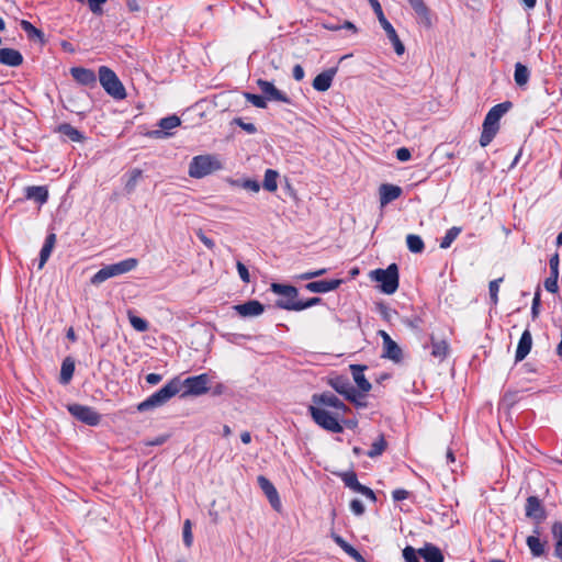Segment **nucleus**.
Wrapping results in <instances>:
<instances>
[{
    "label": "nucleus",
    "mask_w": 562,
    "mask_h": 562,
    "mask_svg": "<svg viewBox=\"0 0 562 562\" xmlns=\"http://www.w3.org/2000/svg\"><path fill=\"white\" fill-rule=\"evenodd\" d=\"M461 233V228L453 226L450 229L447 231L446 235L440 241V247L442 249H447L451 246V244L457 239L459 234Z\"/></svg>",
    "instance_id": "ea45409f"
},
{
    "label": "nucleus",
    "mask_w": 562,
    "mask_h": 562,
    "mask_svg": "<svg viewBox=\"0 0 562 562\" xmlns=\"http://www.w3.org/2000/svg\"><path fill=\"white\" fill-rule=\"evenodd\" d=\"M336 74L337 68L335 67L326 69L323 72L318 74L312 82L313 88L319 92L327 91L331 87Z\"/></svg>",
    "instance_id": "f3484780"
},
{
    "label": "nucleus",
    "mask_w": 562,
    "mask_h": 562,
    "mask_svg": "<svg viewBox=\"0 0 562 562\" xmlns=\"http://www.w3.org/2000/svg\"><path fill=\"white\" fill-rule=\"evenodd\" d=\"M503 281V278L493 280L490 282V296L493 304H497L498 302V290H499V283Z\"/></svg>",
    "instance_id": "de8ad7c7"
},
{
    "label": "nucleus",
    "mask_w": 562,
    "mask_h": 562,
    "mask_svg": "<svg viewBox=\"0 0 562 562\" xmlns=\"http://www.w3.org/2000/svg\"><path fill=\"white\" fill-rule=\"evenodd\" d=\"M512 108V102L506 101L494 105L486 114L480 137V145L486 147L499 130V120Z\"/></svg>",
    "instance_id": "f03ea898"
},
{
    "label": "nucleus",
    "mask_w": 562,
    "mask_h": 562,
    "mask_svg": "<svg viewBox=\"0 0 562 562\" xmlns=\"http://www.w3.org/2000/svg\"><path fill=\"white\" fill-rule=\"evenodd\" d=\"M58 130L61 134L68 136L74 142H80L82 139L80 132L70 124H61Z\"/></svg>",
    "instance_id": "79ce46f5"
},
{
    "label": "nucleus",
    "mask_w": 562,
    "mask_h": 562,
    "mask_svg": "<svg viewBox=\"0 0 562 562\" xmlns=\"http://www.w3.org/2000/svg\"><path fill=\"white\" fill-rule=\"evenodd\" d=\"M384 31H385L390 42L393 44L395 53L397 55H403L405 52V46L402 43V41L400 40L395 29L391 25V26L384 29Z\"/></svg>",
    "instance_id": "72a5a7b5"
},
{
    "label": "nucleus",
    "mask_w": 562,
    "mask_h": 562,
    "mask_svg": "<svg viewBox=\"0 0 562 562\" xmlns=\"http://www.w3.org/2000/svg\"><path fill=\"white\" fill-rule=\"evenodd\" d=\"M329 385L339 394L344 395L348 401H355L358 391L351 385L347 378L335 376L329 380Z\"/></svg>",
    "instance_id": "dca6fc26"
},
{
    "label": "nucleus",
    "mask_w": 562,
    "mask_h": 562,
    "mask_svg": "<svg viewBox=\"0 0 562 562\" xmlns=\"http://www.w3.org/2000/svg\"><path fill=\"white\" fill-rule=\"evenodd\" d=\"M137 265L138 260L136 258H127L120 262L105 266L91 278V283L99 285L110 278L117 277L134 270Z\"/></svg>",
    "instance_id": "423d86ee"
},
{
    "label": "nucleus",
    "mask_w": 562,
    "mask_h": 562,
    "mask_svg": "<svg viewBox=\"0 0 562 562\" xmlns=\"http://www.w3.org/2000/svg\"><path fill=\"white\" fill-rule=\"evenodd\" d=\"M292 75L296 81H301L305 75L303 67L301 65H295L292 70Z\"/></svg>",
    "instance_id": "680f3d73"
},
{
    "label": "nucleus",
    "mask_w": 562,
    "mask_h": 562,
    "mask_svg": "<svg viewBox=\"0 0 562 562\" xmlns=\"http://www.w3.org/2000/svg\"><path fill=\"white\" fill-rule=\"evenodd\" d=\"M370 278L380 283V289L385 294H393L398 289V268L396 263H391L386 269L371 271Z\"/></svg>",
    "instance_id": "0eeeda50"
},
{
    "label": "nucleus",
    "mask_w": 562,
    "mask_h": 562,
    "mask_svg": "<svg viewBox=\"0 0 562 562\" xmlns=\"http://www.w3.org/2000/svg\"><path fill=\"white\" fill-rule=\"evenodd\" d=\"M244 97H245V99L249 103H251L256 108H259V109H266L267 108V101H266L265 97H261V95H258V94H254V93H249V92H245Z\"/></svg>",
    "instance_id": "c03bdc74"
},
{
    "label": "nucleus",
    "mask_w": 562,
    "mask_h": 562,
    "mask_svg": "<svg viewBox=\"0 0 562 562\" xmlns=\"http://www.w3.org/2000/svg\"><path fill=\"white\" fill-rule=\"evenodd\" d=\"M181 382L179 379H173L168 382L164 387L159 391L155 392L148 398L138 404L137 409L139 412H145L155 407L162 406L166 404L171 397L180 392Z\"/></svg>",
    "instance_id": "39448f33"
},
{
    "label": "nucleus",
    "mask_w": 562,
    "mask_h": 562,
    "mask_svg": "<svg viewBox=\"0 0 562 562\" xmlns=\"http://www.w3.org/2000/svg\"><path fill=\"white\" fill-rule=\"evenodd\" d=\"M526 517L533 520L537 525L547 518L546 509L537 496H529L526 501Z\"/></svg>",
    "instance_id": "ddd939ff"
},
{
    "label": "nucleus",
    "mask_w": 562,
    "mask_h": 562,
    "mask_svg": "<svg viewBox=\"0 0 562 562\" xmlns=\"http://www.w3.org/2000/svg\"><path fill=\"white\" fill-rule=\"evenodd\" d=\"M403 558L405 562H419L418 551H416L413 547L409 546L403 550Z\"/></svg>",
    "instance_id": "09e8293b"
},
{
    "label": "nucleus",
    "mask_w": 562,
    "mask_h": 562,
    "mask_svg": "<svg viewBox=\"0 0 562 562\" xmlns=\"http://www.w3.org/2000/svg\"><path fill=\"white\" fill-rule=\"evenodd\" d=\"M241 317H255L263 313L265 306L256 300L233 307Z\"/></svg>",
    "instance_id": "a211bd4d"
},
{
    "label": "nucleus",
    "mask_w": 562,
    "mask_h": 562,
    "mask_svg": "<svg viewBox=\"0 0 562 562\" xmlns=\"http://www.w3.org/2000/svg\"><path fill=\"white\" fill-rule=\"evenodd\" d=\"M236 268H237L240 279L244 282L248 283L250 281V276H249L247 267L243 262L238 261L236 265Z\"/></svg>",
    "instance_id": "5fc2aeb1"
},
{
    "label": "nucleus",
    "mask_w": 562,
    "mask_h": 562,
    "mask_svg": "<svg viewBox=\"0 0 562 562\" xmlns=\"http://www.w3.org/2000/svg\"><path fill=\"white\" fill-rule=\"evenodd\" d=\"M531 346H532V336H531V333L528 329H526L522 333V335L518 341L516 356H515L516 361L524 360L527 357V355L530 352Z\"/></svg>",
    "instance_id": "393cba45"
},
{
    "label": "nucleus",
    "mask_w": 562,
    "mask_h": 562,
    "mask_svg": "<svg viewBox=\"0 0 562 562\" xmlns=\"http://www.w3.org/2000/svg\"><path fill=\"white\" fill-rule=\"evenodd\" d=\"M418 554L424 558L425 562H443L442 552L431 543H427L420 548Z\"/></svg>",
    "instance_id": "a878e982"
},
{
    "label": "nucleus",
    "mask_w": 562,
    "mask_h": 562,
    "mask_svg": "<svg viewBox=\"0 0 562 562\" xmlns=\"http://www.w3.org/2000/svg\"><path fill=\"white\" fill-rule=\"evenodd\" d=\"M386 441L383 436H379V438L371 445V449L368 451V457L375 458L381 456L385 448H386Z\"/></svg>",
    "instance_id": "a19ab883"
},
{
    "label": "nucleus",
    "mask_w": 562,
    "mask_h": 562,
    "mask_svg": "<svg viewBox=\"0 0 562 562\" xmlns=\"http://www.w3.org/2000/svg\"><path fill=\"white\" fill-rule=\"evenodd\" d=\"M321 301H322V300H321L319 297H311V299H310V300H307L306 302L301 301V305H300V306H297L296 308H297V310L303 311V310H305V308H308V307H312V306H314V305L319 304V303H321Z\"/></svg>",
    "instance_id": "bf43d9fd"
},
{
    "label": "nucleus",
    "mask_w": 562,
    "mask_h": 562,
    "mask_svg": "<svg viewBox=\"0 0 562 562\" xmlns=\"http://www.w3.org/2000/svg\"><path fill=\"white\" fill-rule=\"evenodd\" d=\"M21 27L23 29L24 32L27 33V35L30 37H33V36H36L38 38H42L43 37V33L42 31H40L38 29H36L31 22L26 21V20H22L21 21Z\"/></svg>",
    "instance_id": "49530a36"
},
{
    "label": "nucleus",
    "mask_w": 562,
    "mask_h": 562,
    "mask_svg": "<svg viewBox=\"0 0 562 562\" xmlns=\"http://www.w3.org/2000/svg\"><path fill=\"white\" fill-rule=\"evenodd\" d=\"M392 495H393L394 501H403L408 497V492L406 490L398 488V490H395Z\"/></svg>",
    "instance_id": "e2e57ef3"
},
{
    "label": "nucleus",
    "mask_w": 562,
    "mask_h": 562,
    "mask_svg": "<svg viewBox=\"0 0 562 562\" xmlns=\"http://www.w3.org/2000/svg\"><path fill=\"white\" fill-rule=\"evenodd\" d=\"M350 509L355 515H362L364 513V505L360 499H352L350 503Z\"/></svg>",
    "instance_id": "4d7b16f0"
},
{
    "label": "nucleus",
    "mask_w": 562,
    "mask_h": 562,
    "mask_svg": "<svg viewBox=\"0 0 562 562\" xmlns=\"http://www.w3.org/2000/svg\"><path fill=\"white\" fill-rule=\"evenodd\" d=\"M396 158L401 161H407L411 158V151L405 147L398 148L396 150Z\"/></svg>",
    "instance_id": "052dcab7"
},
{
    "label": "nucleus",
    "mask_w": 562,
    "mask_h": 562,
    "mask_svg": "<svg viewBox=\"0 0 562 562\" xmlns=\"http://www.w3.org/2000/svg\"><path fill=\"white\" fill-rule=\"evenodd\" d=\"M276 305L279 308H282V310L299 311L296 307L301 305V301H299L296 299L285 297V299H282V300H278L276 302Z\"/></svg>",
    "instance_id": "37998d69"
},
{
    "label": "nucleus",
    "mask_w": 562,
    "mask_h": 562,
    "mask_svg": "<svg viewBox=\"0 0 562 562\" xmlns=\"http://www.w3.org/2000/svg\"><path fill=\"white\" fill-rule=\"evenodd\" d=\"M512 108V102L506 101L494 105L486 114L480 137V145L486 147L499 130V120Z\"/></svg>",
    "instance_id": "f257e3e1"
},
{
    "label": "nucleus",
    "mask_w": 562,
    "mask_h": 562,
    "mask_svg": "<svg viewBox=\"0 0 562 562\" xmlns=\"http://www.w3.org/2000/svg\"><path fill=\"white\" fill-rule=\"evenodd\" d=\"M23 63L22 54L13 48H0V64L18 67Z\"/></svg>",
    "instance_id": "b1692460"
},
{
    "label": "nucleus",
    "mask_w": 562,
    "mask_h": 562,
    "mask_svg": "<svg viewBox=\"0 0 562 562\" xmlns=\"http://www.w3.org/2000/svg\"><path fill=\"white\" fill-rule=\"evenodd\" d=\"M271 291L276 294L283 295L289 299H297V289L292 285H284L280 283H272Z\"/></svg>",
    "instance_id": "2f4dec72"
},
{
    "label": "nucleus",
    "mask_w": 562,
    "mask_h": 562,
    "mask_svg": "<svg viewBox=\"0 0 562 562\" xmlns=\"http://www.w3.org/2000/svg\"><path fill=\"white\" fill-rule=\"evenodd\" d=\"M312 402L313 406L331 408L344 415L348 412V407L336 395L329 392L313 395Z\"/></svg>",
    "instance_id": "9d476101"
},
{
    "label": "nucleus",
    "mask_w": 562,
    "mask_h": 562,
    "mask_svg": "<svg viewBox=\"0 0 562 562\" xmlns=\"http://www.w3.org/2000/svg\"><path fill=\"white\" fill-rule=\"evenodd\" d=\"M234 123L241 127L248 134H255L257 132V127L252 123H246L240 117L234 120Z\"/></svg>",
    "instance_id": "864d4df0"
},
{
    "label": "nucleus",
    "mask_w": 562,
    "mask_h": 562,
    "mask_svg": "<svg viewBox=\"0 0 562 562\" xmlns=\"http://www.w3.org/2000/svg\"><path fill=\"white\" fill-rule=\"evenodd\" d=\"M527 546L533 557H541L544 553V544L536 536H529L527 538Z\"/></svg>",
    "instance_id": "e433bc0d"
},
{
    "label": "nucleus",
    "mask_w": 562,
    "mask_h": 562,
    "mask_svg": "<svg viewBox=\"0 0 562 562\" xmlns=\"http://www.w3.org/2000/svg\"><path fill=\"white\" fill-rule=\"evenodd\" d=\"M550 268H551V274L552 276H558V268H559V256L558 255H554L551 259H550Z\"/></svg>",
    "instance_id": "69168bd1"
},
{
    "label": "nucleus",
    "mask_w": 562,
    "mask_h": 562,
    "mask_svg": "<svg viewBox=\"0 0 562 562\" xmlns=\"http://www.w3.org/2000/svg\"><path fill=\"white\" fill-rule=\"evenodd\" d=\"M539 306H540V292L538 290L535 293V297L532 300V306H531V314H532L533 318H536L539 314Z\"/></svg>",
    "instance_id": "13d9d810"
},
{
    "label": "nucleus",
    "mask_w": 562,
    "mask_h": 562,
    "mask_svg": "<svg viewBox=\"0 0 562 562\" xmlns=\"http://www.w3.org/2000/svg\"><path fill=\"white\" fill-rule=\"evenodd\" d=\"M70 74L77 82L83 86H92L97 81L95 74L91 69L72 67Z\"/></svg>",
    "instance_id": "5701e85b"
},
{
    "label": "nucleus",
    "mask_w": 562,
    "mask_h": 562,
    "mask_svg": "<svg viewBox=\"0 0 562 562\" xmlns=\"http://www.w3.org/2000/svg\"><path fill=\"white\" fill-rule=\"evenodd\" d=\"M380 204L385 206L390 202L396 200L402 194V189L398 186L384 183L379 189Z\"/></svg>",
    "instance_id": "412c9836"
},
{
    "label": "nucleus",
    "mask_w": 562,
    "mask_h": 562,
    "mask_svg": "<svg viewBox=\"0 0 562 562\" xmlns=\"http://www.w3.org/2000/svg\"><path fill=\"white\" fill-rule=\"evenodd\" d=\"M412 9L414 10L415 14L418 16L419 22L424 24L427 27H430L431 22V15L430 10L425 3L424 0H407Z\"/></svg>",
    "instance_id": "aec40b11"
},
{
    "label": "nucleus",
    "mask_w": 562,
    "mask_h": 562,
    "mask_svg": "<svg viewBox=\"0 0 562 562\" xmlns=\"http://www.w3.org/2000/svg\"><path fill=\"white\" fill-rule=\"evenodd\" d=\"M161 375L158 373H149L146 375L147 383L155 385L158 384L161 381Z\"/></svg>",
    "instance_id": "338daca9"
},
{
    "label": "nucleus",
    "mask_w": 562,
    "mask_h": 562,
    "mask_svg": "<svg viewBox=\"0 0 562 562\" xmlns=\"http://www.w3.org/2000/svg\"><path fill=\"white\" fill-rule=\"evenodd\" d=\"M130 323L132 327L137 331H146L148 329V323L136 315H128Z\"/></svg>",
    "instance_id": "a18cd8bd"
},
{
    "label": "nucleus",
    "mask_w": 562,
    "mask_h": 562,
    "mask_svg": "<svg viewBox=\"0 0 562 562\" xmlns=\"http://www.w3.org/2000/svg\"><path fill=\"white\" fill-rule=\"evenodd\" d=\"M552 533L558 538L554 553L562 561V522L557 521L553 524Z\"/></svg>",
    "instance_id": "58836bf2"
},
{
    "label": "nucleus",
    "mask_w": 562,
    "mask_h": 562,
    "mask_svg": "<svg viewBox=\"0 0 562 562\" xmlns=\"http://www.w3.org/2000/svg\"><path fill=\"white\" fill-rule=\"evenodd\" d=\"M313 420L322 428L339 434L342 431L340 420L345 417L344 414L333 411L331 408L318 407L311 405L308 407Z\"/></svg>",
    "instance_id": "20e7f679"
},
{
    "label": "nucleus",
    "mask_w": 562,
    "mask_h": 562,
    "mask_svg": "<svg viewBox=\"0 0 562 562\" xmlns=\"http://www.w3.org/2000/svg\"><path fill=\"white\" fill-rule=\"evenodd\" d=\"M257 481H258L260 488L267 496L269 503L271 504V506L277 512H280L282 508L281 499H280L279 493H278L277 488L274 487V485L263 475H259Z\"/></svg>",
    "instance_id": "2eb2a0df"
},
{
    "label": "nucleus",
    "mask_w": 562,
    "mask_h": 562,
    "mask_svg": "<svg viewBox=\"0 0 562 562\" xmlns=\"http://www.w3.org/2000/svg\"><path fill=\"white\" fill-rule=\"evenodd\" d=\"M99 80L105 92L116 100L126 98V90L116 74L106 66L99 68Z\"/></svg>",
    "instance_id": "6e6552de"
},
{
    "label": "nucleus",
    "mask_w": 562,
    "mask_h": 562,
    "mask_svg": "<svg viewBox=\"0 0 562 562\" xmlns=\"http://www.w3.org/2000/svg\"><path fill=\"white\" fill-rule=\"evenodd\" d=\"M544 288L547 291L551 293H555L558 291V276H550L544 281Z\"/></svg>",
    "instance_id": "603ef678"
},
{
    "label": "nucleus",
    "mask_w": 562,
    "mask_h": 562,
    "mask_svg": "<svg viewBox=\"0 0 562 562\" xmlns=\"http://www.w3.org/2000/svg\"><path fill=\"white\" fill-rule=\"evenodd\" d=\"M69 413L82 423L95 426L100 422V415L91 407L72 404L68 406Z\"/></svg>",
    "instance_id": "f8f14e48"
},
{
    "label": "nucleus",
    "mask_w": 562,
    "mask_h": 562,
    "mask_svg": "<svg viewBox=\"0 0 562 562\" xmlns=\"http://www.w3.org/2000/svg\"><path fill=\"white\" fill-rule=\"evenodd\" d=\"M241 187L246 190L257 193L260 190V184L256 180L247 179L241 182Z\"/></svg>",
    "instance_id": "6e6d98bb"
},
{
    "label": "nucleus",
    "mask_w": 562,
    "mask_h": 562,
    "mask_svg": "<svg viewBox=\"0 0 562 562\" xmlns=\"http://www.w3.org/2000/svg\"><path fill=\"white\" fill-rule=\"evenodd\" d=\"M344 481H345V484L348 487H350L351 490H353L355 492H357L358 488L361 486V484L359 483L357 475L355 473L346 474Z\"/></svg>",
    "instance_id": "8fccbe9b"
},
{
    "label": "nucleus",
    "mask_w": 562,
    "mask_h": 562,
    "mask_svg": "<svg viewBox=\"0 0 562 562\" xmlns=\"http://www.w3.org/2000/svg\"><path fill=\"white\" fill-rule=\"evenodd\" d=\"M341 283L339 279L313 281L307 283L305 289L312 293H327L338 289Z\"/></svg>",
    "instance_id": "6ab92c4d"
},
{
    "label": "nucleus",
    "mask_w": 562,
    "mask_h": 562,
    "mask_svg": "<svg viewBox=\"0 0 562 562\" xmlns=\"http://www.w3.org/2000/svg\"><path fill=\"white\" fill-rule=\"evenodd\" d=\"M279 173L276 170L267 169L263 179V189L269 192H274L278 189L277 179Z\"/></svg>",
    "instance_id": "c9c22d12"
},
{
    "label": "nucleus",
    "mask_w": 562,
    "mask_h": 562,
    "mask_svg": "<svg viewBox=\"0 0 562 562\" xmlns=\"http://www.w3.org/2000/svg\"><path fill=\"white\" fill-rule=\"evenodd\" d=\"M529 78V69L521 63H516L514 72L515 83L520 88H525L528 85Z\"/></svg>",
    "instance_id": "c756f323"
},
{
    "label": "nucleus",
    "mask_w": 562,
    "mask_h": 562,
    "mask_svg": "<svg viewBox=\"0 0 562 562\" xmlns=\"http://www.w3.org/2000/svg\"><path fill=\"white\" fill-rule=\"evenodd\" d=\"M199 238L209 249L214 248V246H215L214 241L211 238H209L207 236H205L203 233H199Z\"/></svg>",
    "instance_id": "774afa93"
},
{
    "label": "nucleus",
    "mask_w": 562,
    "mask_h": 562,
    "mask_svg": "<svg viewBox=\"0 0 562 562\" xmlns=\"http://www.w3.org/2000/svg\"><path fill=\"white\" fill-rule=\"evenodd\" d=\"M211 379L206 373L187 378L181 385L186 387L182 396H199L207 393Z\"/></svg>",
    "instance_id": "1a4fd4ad"
},
{
    "label": "nucleus",
    "mask_w": 562,
    "mask_h": 562,
    "mask_svg": "<svg viewBox=\"0 0 562 562\" xmlns=\"http://www.w3.org/2000/svg\"><path fill=\"white\" fill-rule=\"evenodd\" d=\"M406 244H407V248L414 254H419L425 248V244H424L423 239L420 238V236L415 235V234L407 235Z\"/></svg>",
    "instance_id": "4c0bfd02"
},
{
    "label": "nucleus",
    "mask_w": 562,
    "mask_h": 562,
    "mask_svg": "<svg viewBox=\"0 0 562 562\" xmlns=\"http://www.w3.org/2000/svg\"><path fill=\"white\" fill-rule=\"evenodd\" d=\"M331 537L334 541L353 560L357 562H367L359 551L350 546L344 538L335 533Z\"/></svg>",
    "instance_id": "c85d7f7f"
},
{
    "label": "nucleus",
    "mask_w": 562,
    "mask_h": 562,
    "mask_svg": "<svg viewBox=\"0 0 562 562\" xmlns=\"http://www.w3.org/2000/svg\"><path fill=\"white\" fill-rule=\"evenodd\" d=\"M257 85L261 92L265 94L266 101L268 100L290 103V98L284 92L277 89L272 82L263 79H258Z\"/></svg>",
    "instance_id": "4468645a"
},
{
    "label": "nucleus",
    "mask_w": 562,
    "mask_h": 562,
    "mask_svg": "<svg viewBox=\"0 0 562 562\" xmlns=\"http://www.w3.org/2000/svg\"><path fill=\"white\" fill-rule=\"evenodd\" d=\"M350 370L358 387L362 392H369L371 390V383L366 379L363 374L364 367L352 364L350 366Z\"/></svg>",
    "instance_id": "cd10ccee"
},
{
    "label": "nucleus",
    "mask_w": 562,
    "mask_h": 562,
    "mask_svg": "<svg viewBox=\"0 0 562 562\" xmlns=\"http://www.w3.org/2000/svg\"><path fill=\"white\" fill-rule=\"evenodd\" d=\"M26 196L40 203H45L48 198V191L45 187H29L26 189Z\"/></svg>",
    "instance_id": "473e14b6"
},
{
    "label": "nucleus",
    "mask_w": 562,
    "mask_h": 562,
    "mask_svg": "<svg viewBox=\"0 0 562 562\" xmlns=\"http://www.w3.org/2000/svg\"><path fill=\"white\" fill-rule=\"evenodd\" d=\"M221 169H223V164L218 156L205 154L192 158L189 164L188 173L191 178L202 179Z\"/></svg>",
    "instance_id": "7ed1b4c3"
},
{
    "label": "nucleus",
    "mask_w": 562,
    "mask_h": 562,
    "mask_svg": "<svg viewBox=\"0 0 562 562\" xmlns=\"http://www.w3.org/2000/svg\"><path fill=\"white\" fill-rule=\"evenodd\" d=\"M378 335L382 338L383 341L382 357L390 359L396 363L401 362L403 359V353L400 346L391 338V336L385 330H379Z\"/></svg>",
    "instance_id": "9b49d317"
},
{
    "label": "nucleus",
    "mask_w": 562,
    "mask_h": 562,
    "mask_svg": "<svg viewBox=\"0 0 562 562\" xmlns=\"http://www.w3.org/2000/svg\"><path fill=\"white\" fill-rule=\"evenodd\" d=\"M449 352V345L446 340H437L431 337V356L442 361Z\"/></svg>",
    "instance_id": "7c9ffc66"
},
{
    "label": "nucleus",
    "mask_w": 562,
    "mask_h": 562,
    "mask_svg": "<svg viewBox=\"0 0 562 562\" xmlns=\"http://www.w3.org/2000/svg\"><path fill=\"white\" fill-rule=\"evenodd\" d=\"M74 371H75V362L70 358H66L61 364L60 382L63 384H67L71 380V378L74 375Z\"/></svg>",
    "instance_id": "f704fd0d"
},
{
    "label": "nucleus",
    "mask_w": 562,
    "mask_h": 562,
    "mask_svg": "<svg viewBox=\"0 0 562 562\" xmlns=\"http://www.w3.org/2000/svg\"><path fill=\"white\" fill-rule=\"evenodd\" d=\"M55 244H56V235L54 233H52L46 237L45 243L41 249L38 269H43V267L49 259V257L53 252V249L55 247Z\"/></svg>",
    "instance_id": "bb28decb"
},
{
    "label": "nucleus",
    "mask_w": 562,
    "mask_h": 562,
    "mask_svg": "<svg viewBox=\"0 0 562 562\" xmlns=\"http://www.w3.org/2000/svg\"><path fill=\"white\" fill-rule=\"evenodd\" d=\"M193 541V536L191 531V522L190 520H186L183 524V542L187 547H191Z\"/></svg>",
    "instance_id": "3c124183"
},
{
    "label": "nucleus",
    "mask_w": 562,
    "mask_h": 562,
    "mask_svg": "<svg viewBox=\"0 0 562 562\" xmlns=\"http://www.w3.org/2000/svg\"><path fill=\"white\" fill-rule=\"evenodd\" d=\"M181 124L180 119L177 115H170L167 117H164L159 121L158 126L160 130L153 131L150 135L156 138H161L164 136H168L169 134L164 131H169L178 127Z\"/></svg>",
    "instance_id": "4be33fe9"
},
{
    "label": "nucleus",
    "mask_w": 562,
    "mask_h": 562,
    "mask_svg": "<svg viewBox=\"0 0 562 562\" xmlns=\"http://www.w3.org/2000/svg\"><path fill=\"white\" fill-rule=\"evenodd\" d=\"M358 493H361L362 495L367 496L368 498L374 501L375 499V495L373 493V491L364 485L361 484V486L358 488L357 491Z\"/></svg>",
    "instance_id": "0e129e2a"
}]
</instances>
